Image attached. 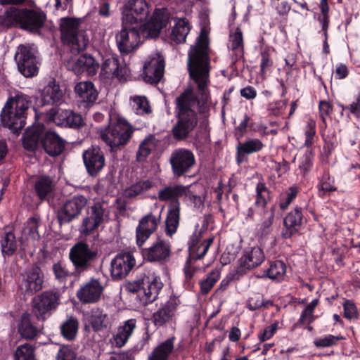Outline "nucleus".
Listing matches in <instances>:
<instances>
[{"instance_id":"obj_38","label":"nucleus","mask_w":360,"mask_h":360,"mask_svg":"<svg viewBox=\"0 0 360 360\" xmlns=\"http://www.w3.org/2000/svg\"><path fill=\"white\" fill-rule=\"evenodd\" d=\"M316 188L318 195L323 199L329 197L332 192L337 191L335 179L328 172H324L319 179Z\"/></svg>"},{"instance_id":"obj_28","label":"nucleus","mask_w":360,"mask_h":360,"mask_svg":"<svg viewBox=\"0 0 360 360\" xmlns=\"http://www.w3.org/2000/svg\"><path fill=\"white\" fill-rule=\"evenodd\" d=\"M136 327V320L130 319L118 327L116 334L112 338V344L117 347H123L132 335Z\"/></svg>"},{"instance_id":"obj_56","label":"nucleus","mask_w":360,"mask_h":360,"mask_svg":"<svg viewBox=\"0 0 360 360\" xmlns=\"http://www.w3.org/2000/svg\"><path fill=\"white\" fill-rule=\"evenodd\" d=\"M342 338L333 335H326L318 338L314 341V345L318 348H324L331 347L338 343Z\"/></svg>"},{"instance_id":"obj_4","label":"nucleus","mask_w":360,"mask_h":360,"mask_svg":"<svg viewBox=\"0 0 360 360\" xmlns=\"http://www.w3.org/2000/svg\"><path fill=\"white\" fill-rule=\"evenodd\" d=\"M31 103V98L22 93L11 97L1 115L3 125L15 131L23 128L27 111Z\"/></svg>"},{"instance_id":"obj_6","label":"nucleus","mask_w":360,"mask_h":360,"mask_svg":"<svg viewBox=\"0 0 360 360\" xmlns=\"http://www.w3.org/2000/svg\"><path fill=\"white\" fill-rule=\"evenodd\" d=\"M80 25L79 18L66 17L59 20L61 40L72 52L84 51L89 44L86 32L80 28Z\"/></svg>"},{"instance_id":"obj_10","label":"nucleus","mask_w":360,"mask_h":360,"mask_svg":"<svg viewBox=\"0 0 360 360\" xmlns=\"http://www.w3.org/2000/svg\"><path fill=\"white\" fill-rule=\"evenodd\" d=\"M165 59L160 53H151L143 67V79L150 84H158L163 77Z\"/></svg>"},{"instance_id":"obj_30","label":"nucleus","mask_w":360,"mask_h":360,"mask_svg":"<svg viewBox=\"0 0 360 360\" xmlns=\"http://www.w3.org/2000/svg\"><path fill=\"white\" fill-rule=\"evenodd\" d=\"M44 130L43 125H33L24 134L22 141L25 150L34 152L38 146Z\"/></svg>"},{"instance_id":"obj_12","label":"nucleus","mask_w":360,"mask_h":360,"mask_svg":"<svg viewBox=\"0 0 360 360\" xmlns=\"http://www.w3.org/2000/svg\"><path fill=\"white\" fill-rule=\"evenodd\" d=\"M44 274L39 266H32L20 275V288L27 294L33 295L43 288Z\"/></svg>"},{"instance_id":"obj_49","label":"nucleus","mask_w":360,"mask_h":360,"mask_svg":"<svg viewBox=\"0 0 360 360\" xmlns=\"http://www.w3.org/2000/svg\"><path fill=\"white\" fill-rule=\"evenodd\" d=\"M220 270L215 269L212 270L207 276V278L200 283V291L202 294H207L217 281L220 278Z\"/></svg>"},{"instance_id":"obj_58","label":"nucleus","mask_w":360,"mask_h":360,"mask_svg":"<svg viewBox=\"0 0 360 360\" xmlns=\"http://www.w3.org/2000/svg\"><path fill=\"white\" fill-rule=\"evenodd\" d=\"M316 134V122L314 120L309 119L304 128L305 141L304 146L311 147L314 143V136Z\"/></svg>"},{"instance_id":"obj_40","label":"nucleus","mask_w":360,"mask_h":360,"mask_svg":"<svg viewBox=\"0 0 360 360\" xmlns=\"http://www.w3.org/2000/svg\"><path fill=\"white\" fill-rule=\"evenodd\" d=\"M157 146V140L153 135H150L144 139L140 143L139 150L136 153V160L139 162L144 161L148 156L155 149Z\"/></svg>"},{"instance_id":"obj_42","label":"nucleus","mask_w":360,"mask_h":360,"mask_svg":"<svg viewBox=\"0 0 360 360\" xmlns=\"http://www.w3.org/2000/svg\"><path fill=\"white\" fill-rule=\"evenodd\" d=\"M1 249L4 256L13 255L17 250L18 242L13 233H6L0 240Z\"/></svg>"},{"instance_id":"obj_31","label":"nucleus","mask_w":360,"mask_h":360,"mask_svg":"<svg viewBox=\"0 0 360 360\" xmlns=\"http://www.w3.org/2000/svg\"><path fill=\"white\" fill-rule=\"evenodd\" d=\"M175 338L172 337L160 343L148 355L147 360H168L174 348Z\"/></svg>"},{"instance_id":"obj_50","label":"nucleus","mask_w":360,"mask_h":360,"mask_svg":"<svg viewBox=\"0 0 360 360\" xmlns=\"http://www.w3.org/2000/svg\"><path fill=\"white\" fill-rule=\"evenodd\" d=\"M229 49L236 51V54L241 53L243 51V33L239 28H237L234 32L231 33L229 36Z\"/></svg>"},{"instance_id":"obj_61","label":"nucleus","mask_w":360,"mask_h":360,"mask_svg":"<svg viewBox=\"0 0 360 360\" xmlns=\"http://www.w3.org/2000/svg\"><path fill=\"white\" fill-rule=\"evenodd\" d=\"M101 224L96 221L94 219L91 218L90 216L84 219L82 225L81 227V231L85 234L88 235L91 233L94 229H96Z\"/></svg>"},{"instance_id":"obj_19","label":"nucleus","mask_w":360,"mask_h":360,"mask_svg":"<svg viewBox=\"0 0 360 360\" xmlns=\"http://www.w3.org/2000/svg\"><path fill=\"white\" fill-rule=\"evenodd\" d=\"M160 221L161 212L157 215L149 213L140 219L136 229V243L139 247L156 231Z\"/></svg>"},{"instance_id":"obj_22","label":"nucleus","mask_w":360,"mask_h":360,"mask_svg":"<svg viewBox=\"0 0 360 360\" xmlns=\"http://www.w3.org/2000/svg\"><path fill=\"white\" fill-rule=\"evenodd\" d=\"M103 286L95 278L84 283L78 289L77 297L82 304H93L97 302L101 297Z\"/></svg>"},{"instance_id":"obj_37","label":"nucleus","mask_w":360,"mask_h":360,"mask_svg":"<svg viewBox=\"0 0 360 360\" xmlns=\"http://www.w3.org/2000/svg\"><path fill=\"white\" fill-rule=\"evenodd\" d=\"M190 30L191 26L186 18L178 19L172 28L171 40L176 44L184 42Z\"/></svg>"},{"instance_id":"obj_51","label":"nucleus","mask_w":360,"mask_h":360,"mask_svg":"<svg viewBox=\"0 0 360 360\" xmlns=\"http://www.w3.org/2000/svg\"><path fill=\"white\" fill-rule=\"evenodd\" d=\"M314 161V153L310 150L306 151L299 159L298 168L302 175H306L311 169Z\"/></svg>"},{"instance_id":"obj_17","label":"nucleus","mask_w":360,"mask_h":360,"mask_svg":"<svg viewBox=\"0 0 360 360\" xmlns=\"http://www.w3.org/2000/svg\"><path fill=\"white\" fill-rule=\"evenodd\" d=\"M136 260L133 254L125 252L117 255L110 262V274L114 280L124 278L134 268Z\"/></svg>"},{"instance_id":"obj_34","label":"nucleus","mask_w":360,"mask_h":360,"mask_svg":"<svg viewBox=\"0 0 360 360\" xmlns=\"http://www.w3.org/2000/svg\"><path fill=\"white\" fill-rule=\"evenodd\" d=\"M55 186L56 184L53 178L43 176L36 181L34 189L39 199L43 200L52 195Z\"/></svg>"},{"instance_id":"obj_36","label":"nucleus","mask_w":360,"mask_h":360,"mask_svg":"<svg viewBox=\"0 0 360 360\" xmlns=\"http://www.w3.org/2000/svg\"><path fill=\"white\" fill-rule=\"evenodd\" d=\"M180 217V203L170 205L165 219V231L169 236L176 233Z\"/></svg>"},{"instance_id":"obj_46","label":"nucleus","mask_w":360,"mask_h":360,"mask_svg":"<svg viewBox=\"0 0 360 360\" xmlns=\"http://www.w3.org/2000/svg\"><path fill=\"white\" fill-rule=\"evenodd\" d=\"M274 219V209L264 211L261 222L257 224V233L260 236H264L270 233Z\"/></svg>"},{"instance_id":"obj_9","label":"nucleus","mask_w":360,"mask_h":360,"mask_svg":"<svg viewBox=\"0 0 360 360\" xmlns=\"http://www.w3.org/2000/svg\"><path fill=\"white\" fill-rule=\"evenodd\" d=\"M18 68L26 77L37 75L38 68L33 46L20 45L15 56Z\"/></svg>"},{"instance_id":"obj_1","label":"nucleus","mask_w":360,"mask_h":360,"mask_svg":"<svg viewBox=\"0 0 360 360\" xmlns=\"http://www.w3.org/2000/svg\"><path fill=\"white\" fill-rule=\"evenodd\" d=\"M188 70L190 86L176 99L177 122L172 129L176 139L186 138L198 124L197 110L202 108L210 100V59L208 39L202 31L195 45L188 51Z\"/></svg>"},{"instance_id":"obj_41","label":"nucleus","mask_w":360,"mask_h":360,"mask_svg":"<svg viewBox=\"0 0 360 360\" xmlns=\"http://www.w3.org/2000/svg\"><path fill=\"white\" fill-rule=\"evenodd\" d=\"M78 328V320L72 316H68L60 327L61 335L68 340H73L75 338Z\"/></svg>"},{"instance_id":"obj_59","label":"nucleus","mask_w":360,"mask_h":360,"mask_svg":"<svg viewBox=\"0 0 360 360\" xmlns=\"http://www.w3.org/2000/svg\"><path fill=\"white\" fill-rule=\"evenodd\" d=\"M25 235H28L32 240L39 238L38 233V221L35 218H30L23 229Z\"/></svg>"},{"instance_id":"obj_18","label":"nucleus","mask_w":360,"mask_h":360,"mask_svg":"<svg viewBox=\"0 0 360 360\" xmlns=\"http://www.w3.org/2000/svg\"><path fill=\"white\" fill-rule=\"evenodd\" d=\"M68 70L79 75L85 74L87 76H94L99 68V64L94 58L87 53L75 58H72L67 63Z\"/></svg>"},{"instance_id":"obj_29","label":"nucleus","mask_w":360,"mask_h":360,"mask_svg":"<svg viewBox=\"0 0 360 360\" xmlns=\"http://www.w3.org/2000/svg\"><path fill=\"white\" fill-rule=\"evenodd\" d=\"M75 91L79 101L86 103H94L98 97L97 90L89 81L77 83L75 86Z\"/></svg>"},{"instance_id":"obj_32","label":"nucleus","mask_w":360,"mask_h":360,"mask_svg":"<svg viewBox=\"0 0 360 360\" xmlns=\"http://www.w3.org/2000/svg\"><path fill=\"white\" fill-rule=\"evenodd\" d=\"M88 321L95 331L106 329L111 325L108 315L99 308H94L91 311Z\"/></svg>"},{"instance_id":"obj_60","label":"nucleus","mask_w":360,"mask_h":360,"mask_svg":"<svg viewBox=\"0 0 360 360\" xmlns=\"http://www.w3.org/2000/svg\"><path fill=\"white\" fill-rule=\"evenodd\" d=\"M279 328L278 321H275L271 325L266 327L263 330L259 332L257 335L258 340L263 342L271 339Z\"/></svg>"},{"instance_id":"obj_63","label":"nucleus","mask_w":360,"mask_h":360,"mask_svg":"<svg viewBox=\"0 0 360 360\" xmlns=\"http://www.w3.org/2000/svg\"><path fill=\"white\" fill-rule=\"evenodd\" d=\"M76 354L75 352L70 347L63 346L60 348L58 352L57 360H75Z\"/></svg>"},{"instance_id":"obj_11","label":"nucleus","mask_w":360,"mask_h":360,"mask_svg":"<svg viewBox=\"0 0 360 360\" xmlns=\"http://www.w3.org/2000/svg\"><path fill=\"white\" fill-rule=\"evenodd\" d=\"M169 162L174 174L181 176L191 170L195 163V159L190 150L177 148L172 152Z\"/></svg>"},{"instance_id":"obj_15","label":"nucleus","mask_w":360,"mask_h":360,"mask_svg":"<svg viewBox=\"0 0 360 360\" xmlns=\"http://www.w3.org/2000/svg\"><path fill=\"white\" fill-rule=\"evenodd\" d=\"M47 117L60 127L79 128L84 124L82 117L70 110L53 108L48 111Z\"/></svg>"},{"instance_id":"obj_39","label":"nucleus","mask_w":360,"mask_h":360,"mask_svg":"<svg viewBox=\"0 0 360 360\" xmlns=\"http://www.w3.org/2000/svg\"><path fill=\"white\" fill-rule=\"evenodd\" d=\"M264 144L258 139H248L237 146L238 157L261 151Z\"/></svg>"},{"instance_id":"obj_16","label":"nucleus","mask_w":360,"mask_h":360,"mask_svg":"<svg viewBox=\"0 0 360 360\" xmlns=\"http://www.w3.org/2000/svg\"><path fill=\"white\" fill-rule=\"evenodd\" d=\"M96 256V252L89 249L83 243H77L70 250V259L77 271L89 269L91 261Z\"/></svg>"},{"instance_id":"obj_25","label":"nucleus","mask_w":360,"mask_h":360,"mask_svg":"<svg viewBox=\"0 0 360 360\" xmlns=\"http://www.w3.org/2000/svg\"><path fill=\"white\" fill-rule=\"evenodd\" d=\"M143 297L141 302L144 304L151 303L156 300L163 283L160 277L153 272H148L143 276Z\"/></svg>"},{"instance_id":"obj_5","label":"nucleus","mask_w":360,"mask_h":360,"mask_svg":"<svg viewBox=\"0 0 360 360\" xmlns=\"http://www.w3.org/2000/svg\"><path fill=\"white\" fill-rule=\"evenodd\" d=\"M134 129L124 118L116 113H110L108 125L101 129L100 136L112 149L125 146L134 133Z\"/></svg>"},{"instance_id":"obj_62","label":"nucleus","mask_w":360,"mask_h":360,"mask_svg":"<svg viewBox=\"0 0 360 360\" xmlns=\"http://www.w3.org/2000/svg\"><path fill=\"white\" fill-rule=\"evenodd\" d=\"M53 271L56 278L60 282H65L70 276L68 271L60 263L54 264Z\"/></svg>"},{"instance_id":"obj_21","label":"nucleus","mask_w":360,"mask_h":360,"mask_svg":"<svg viewBox=\"0 0 360 360\" xmlns=\"http://www.w3.org/2000/svg\"><path fill=\"white\" fill-rule=\"evenodd\" d=\"M264 259V253L260 248L255 246L246 249L238 259V269L243 274L259 266Z\"/></svg>"},{"instance_id":"obj_27","label":"nucleus","mask_w":360,"mask_h":360,"mask_svg":"<svg viewBox=\"0 0 360 360\" xmlns=\"http://www.w3.org/2000/svg\"><path fill=\"white\" fill-rule=\"evenodd\" d=\"M188 195V188L182 185L167 186L160 190L158 198L162 202H170L171 205L179 203V198Z\"/></svg>"},{"instance_id":"obj_43","label":"nucleus","mask_w":360,"mask_h":360,"mask_svg":"<svg viewBox=\"0 0 360 360\" xmlns=\"http://www.w3.org/2000/svg\"><path fill=\"white\" fill-rule=\"evenodd\" d=\"M130 105L136 115H144L151 112L148 101L144 96H134L129 98Z\"/></svg>"},{"instance_id":"obj_33","label":"nucleus","mask_w":360,"mask_h":360,"mask_svg":"<svg viewBox=\"0 0 360 360\" xmlns=\"http://www.w3.org/2000/svg\"><path fill=\"white\" fill-rule=\"evenodd\" d=\"M302 214L301 210L296 207L291 211L284 219V226L285 231L283 235L285 237H290L293 233L297 232L302 224Z\"/></svg>"},{"instance_id":"obj_24","label":"nucleus","mask_w":360,"mask_h":360,"mask_svg":"<svg viewBox=\"0 0 360 360\" xmlns=\"http://www.w3.org/2000/svg\"><path fill=\"white\" fill-rule=\"evenodd\" d=\"M180 301L176 297H171L152 316L154 325L159 328L171 321L175 315Z\"/></svg>"},{"instance_id":"obj_7","label":"nucleus","mask_w":360,"mask_h":360,"mask_svg":"<svg viewBox=\"0 0 360 360\" xmlns=\"http://www.w3.org/2000/svg\"><path fill=\"white\" fill-rule=\"evenodd\" d=\"M60 295L58 292L46 290L34 297L32 302V313L38 321L48 319L51 312L59 304Z\"/></svg>"},{"instance_id":"obj_13","label":"nucleus","mask_w":360,"mask_h":360,"mask_svg":"<svg viewBox=\"0 0 360 360\" xmlns=\"http://www.w3.org/2000/svg\"><path fill=\"white\" fill-rule=\"evenodd\" d=\"M129 75L127 65L120 63L118 57L115 54H110L103 60L101 65V77L104 79H117L120 82L126 80Z\"/></svg>"},{"instance_id":"obj_64","label":"nucleus","mask_w":360,"mask_h":360,"mask_svg":"<svg viewBox=\"0 0 360 360\" xmlns=\"http://www.w3.org/2000/svg\"><path fill=\"white\" fill-rule=\"evenodd\" d=\"M195 262L196 261H191V259L188 258L186 261L184 270L185 278L187 281H191L193 279L195 273L200 269V268L194 265Z\"/></svg>"},{"instance_id":"obj_54","label":"nucleus","mask_w":360,"mask_h":360,"mask_svg":"<svg viewBox=\"0 0 360 360\" xmlns=\"http://www.w3.org/2000/svg\"><path fill=\"white\" fill-rule=\"evenodd\" d=\"M152 183L149 180L139 181L130 186L126 191L127 196L135 197L148 191L152 187Z\"/></svg>"},{"instance_id":"obj_14","label":"nucleus","mask_w":360,"mask_h":360,"mask_svg":"<svg viewBox=\"0 0 360 360\" xmlns=\"http://www.w3.org/2000/svg\"><path fill=\"white\" fill-rule=\"evenodd\" d=\"M87 199L81 195H75L67 200L58 212L59 222L68 223L79 217L87 205Z\"/></svg>"},{"instance_id":"obj_52","label":"nucleus","mask_w":360,"mask_h":360,"mask_svg":"<svg viewBox=\"0 0 360 360\" xmlns=\"http://www.w3.org/2000/svg\"><path fill=\"white\" fill-rule=\"evenodd\" d=\"M15 360H35L34 348L29 344L20 345L15 353Z\"/></svg>"},{"instance_id":"obj_55","label":"nucleus","mask_w":360,"mask_h":360,"mask_svg":"<svg viewBox=\"0 0 360 360\" xmlns=\"http://www.w3.org/2000/svg\"><path fill=\"white\" fill-rule=\"evenodd\" d=\"M297 195V188L296 187H290L285 192L280 195L279 207L281 210H285Z\"/></svg>"},{"instance_id":"obj_35","label":"nucleus","mask_w":360,"mask_h":360,"mask_svg":"<svg viewBox=\"0 0 360 360\" xmlns=\"http://www.w3.org/2000/svg\"><path fill=\"white\" fill-rule=\"evenodd\" d=\"M41 96L46 104L60 102L63 97V91L54 80L51 81L42 90Z\"/></svg>"},{"instance_id":"obj_2","label":"nucleus","mask_w":360,"mask_h":360,"mask_svg":"<svg viewBox=\"0 0 360 360\" xmlns=\"http://www.w3.org/2000/svg\"><path fill=\"white\" fill-rule=\"evenodd\" d=\"M126 7L123 22L139 26L141 33L147 37H157L169 23L170 15L166 8L155 9L150 20L146 22L152 11V6L146 0H129Z\"/></svg>"},{"instance_id":"obj_45","label":"nucleus","mask_w":360,"mask_h":360,"mask_svg":"<svg viewBox=\"0 0 360 360\" xmlns=\"http://www.w3.org/2000/svg\"><path fill=\"white\" fill-rule=\"evenodd\" d=\"M18 332L25 339H32L37 335L38 330L32 324L30 314H24L22 316Z\"/></svg>"},{"instance_id":"obj_48","label":"nucleus","mask_w":360,"mask_h":360,"mask_svg":"<svg viewBox=\"0 0 360 360\" xmlns=\"http://www.w3.org/2000/svg\"><path fill=\"white\" fill-rule=\"evenodd\" d=\"M286 273V265L281 260H276L270 264L266 271V276L271 280L281 281L283 280Z\"/></svg>"},{"instance_id":"obj_23","label":"nucleus","mask_w":360,"mask_h":360,"mask_svg":"<svg viewBox=\"0 0 360 360\" xmlns=\"http://www.w3.org/2000/svg\"><path fill=\"white\" fill-rule=\"evenodd\" d=\"M83 160L88 173L97 175L105 166L103 152L98 146H92L83 152Z\"/></svg>"},{"instance_id":"obj_3","label":"nucleus","mask_w":360,"mask_h":360,"mask_svg":"<svg viewBox=\"0 0 360 360\" xmlns=\"http://www.w3.org/2000/svg\"><path fill=\"white\" fill-rule=\"evenodd\" d=\"M46 15L38 9H18L11 7L4 13V23L7 25H19L20 28L34 34H41Z\"/></svg>"},{"instance_id":"obj_44","label":"nucleus","mask_w":360,"mask_h":360,"mask_svg":"<svg viewBox=\"0 0 360 360\" xmlns=\"http://www.w3.org/2000/svg\"><path fill=\"white\" fill-rule=\"evenodd\" d=\"M319 303V300L316 298L307 304L301 312L298 323L301 325H309L312 323L317 316L314 315V310Z\"/></svg>"},{"instance_id":"obj_8","label":"nucleus","mask_w":360,"mask_h":360,"mask_svg":"<svg viewBox=\"0 0 360 360\" xmlns=\"http://www.w3.org/2000/svg\"><path fill=\"white\" fill-rule=\"evenodd\" d=\"M141 36L143 35L139 26L136 25H126L122 22V29L116 35V42L122 53H128L135 49L141 42Z\"/></svg>"},{"instance_id":"obj_57","label":"nucleus","mask_w":360,"mask_h":360,"mask_svg":"<svg viewBox=\"0 0 360 360\" xmlns=\"http://www.w3.org/2000/svg\"><path fill=\"white\" fill-rule=\"evenodd\" d=\"M287 106V101L279 100L269 103L267 112L269 115L278 117L283 114Z\"/></svg>"},{"instance_id":"obj_26","label":"nucleus","mask_w":360,"mask_h":360,"mask_svg":"<svg viewBox=\"0 0 360 360\" xmlns=\"http://www.w3.org/2000/svg\"><path fill=\"white\" fill-rule=\"evenodd\" d=\"M42 144L45 151L51 156L60 155L65 148V141L52 131L45 134Z\"/></svg>"},{"instance_id":"obj_47","label":"nucleus","mask_w":360,"mask_h":360,"mask_svg":"<svg viewBox=\"0 0 360 360\" xmlns=\"http://www.w3.org/2000/svg\"><path fill=\"white\" fill-rule=\"evenodd\" d=\"M213 242V238H208L205 239L202 243L200 245L189 246L188 252L189 256L188 259H191V261H197L202 259L205 254L207 253L210 245Z\"/></svg>"},{"instance_id":"obj_53","label":"nucleus","mask_w":360,"mask_h":360,"mask_svg":"<svg viewBox=\"0 0 360 360\" xmlns=\"http://www.w3.org/2000/svg\"><path fill=\"white\" fill-rule=\"evenodd\" d=\"M257 198L255 204L264 207L270 199L269 192L263 182H259L256 186Z\"/></svg>"},{"instance_id":"obj_20","label":"nucleus","mask_w":360,"mask_h":360,"mask_svg":"<svg viewBox=\"0 0 360 360\" xmlns=\"http://www.w3.org/2000/svg\"><path fill=\"white\" fill-rule=\"evenodd\" d=\"M142 255L148 262L162 263L171 255V245L164 239L158 238L149 248L143 249Z\"/></svg>"}]
</instances>
